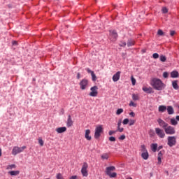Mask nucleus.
Here are the masks:
<instances>
[{
	"mask_svg": "<svg viewBox=\"0 0 179 179\" xmlns=\"http://www.w3.org/2000/svg\"><path fill=\"white\" fill-rule=\"evenodd\" d=\"M150 85L155 90H164L166 87V84L162 81L159 78H154L150 81Z\"/></svg>",
	"mask_w": 179,
	"mask_h": 179,
	"instance_id": "nucleus-1",
	"label": "nucleus"
},
{
	"mask_svg": "<svg viewBox=\"0 0 179 179\" xmlns=\"http://www.w3.org/2000/svg\"><path fill=\"white\" fill-rule=\"evenodd\" d=\"M103 126L102 125H98L95 128V131H94V138L95 139H99L100 136H101V134H103Z\"/></svg>",
	"mask_w": 179,
	"mask_h": 179,
	"instance_id": "nucleus-2",
	"label": "nucleus"
},
{
	"mask_svg": "<svg viewBox=\"0 0 179 179\" xmlns=\"http://www.w3.org/2000/svg\"><path fill=\"white\" fill-rule=\"evenodd\" d=\"M26 146H22V147H17V146H15L13 148L12 150V155L13 156H16V155H18V153H22V152H23V150H24V149H26Z\"/></svg>",
	"mask_w": 179,
	"mask_h": 179,
	"instance_id": "nucleus-3",
	"label": "nucleus"
},
{
	"mask_svg": "<svg viewBox=\"0 0 179 179\" xmlns=\"http://www.w3.org/2000/svg\"><path fill=\"white\" fill-rule=\"evenodd\" d=\"M176 143H177V138L176 136L168 137L167 145H169L170 148H173V146H176Z\"/></svg>",
	"mask_w": 179,
	"mask_h": 179,
	"instance_id": "nucleus-4",
	"label": "nucleus"
},
{
	"mask_svg": "<svg viewBox=\"0 0 179 179\" xmlns=\"http://www.w3.org/2000/svg\"><path fill=\"white\" fill-rule=\"evenodd\" d=\"M89 167V164L87 162H84L81 169V173L83 177H87L89 173H87V169Z\"/></svg>",
	"mask_w": 179,
	"mask_h": 179,
	"instance_id": "nucleus-5",
	"label": "nucleus"
},
{
	"mask_svg": "<svg viewBox=\"0 0 179 179\" xmlns=\"http://www.w3.org/2000/svg\"><path fill=\"white\" fill-rule=\"evenodd\" d=\"M164 131L166 135H174V134H176V129L171 126H169V124L166 128L164 129Z\"/></svg>",
	"mask_w": 179,
	"mask_h": 179,
	"instance_id": "nucleus-6",
	"label": "nucleus"
},
{
	"mask_svg": "<svg viewBox=\"0 0 179 179\" xmlns=\"http://www.w3.org/2000/svg\"><path fill=\"white\" fill-rule=\"evenodd\" d=\"M155 133L159 136V138H161L163 139L166 136V134L164 133V131L159 127L155 128Z\"/></svg>",
	"mask_w": 179,
	"mask_h": 179,
	"instance_id": "nucleus-7",
	"label": "nucleus"
},
{
	"mask_svg": "<svg viewBox=\"0 0 179 179\" xmlns=\"http://www.w3.org/2000/svg\"><path fill=\"white\" fill-rule=\"evenodd\" d=\"M79 85L81 90H86V87H87V85H89V81L87 79H83L80 82Z\"/></svg>",
	"mask_w": 179,
	"mask_h": 179,
	"instance_id": "nucleus-8",
	"label": "nucleus"
},
{
	"mask_svg": "<svg viewBox=\"0 0 179 179\" xmlns=\"http://www.w3.org/2000/svg\"><path fill=\"white\" fill-rule=\"evenodd\" d=\"M118 34L115 30L110 31V39L111 41H117Z\"/></svg>",
	"mask_w": 179,
	"mask_h": 179,
	"instance_id": "nucleus-9",
	"label": "nucleus"
},
{
	"mask_svg": "<svg viewBox=\"0 0 179 179\" xmlns=\"http://www.w3.org/2000/svg\"><path fill=\"white\" fill-rule=\"evenodd\" d=\"M99 88L97 87V86H94V87H92L90 90H91V92L90 93V96H91L92 97H96L97 94H98V92H97V90Z\"/></svg>",
	"mask_w": 179,
	"mask_h": 179,
	"instance_id": "nucleus-10",
	"label": "nucleus"
},
{
	"mask_svg": "<svg viewBox=\"0 0 179 179\" xmlns=\"http://www.w3.org/2000/svg\"><path fill=\"white\" fill-rule=\"evenodd\" d=\"M157 121L159 127H161V128H163V129H165L166 128V127L169 125V124L166 123V122H164V120H163L162 118L157 119Z\"/></svg>",
	"mask_w": 179,
	"mask_h": 179,
	"instance_id": "nucleus-11",
	"label": "nucleus"
},
{
	"mask_svg": "<svg viewBox=\"0 0 179 179\" xmlns=\"http://www.w3.org/2000/svg\"><path fill=\"white\" fill-rule=\"evenodd\" d=\"M72 125H73V120H72V117H71V115H69L66 121V127L68 128H71Z\"/></svg>",
	"mask_w": 179,
	"mask_h": 179,
	"instance_id": "nucleus-12",
	"label": "nucleus"
},
{
	"mask_svg": "<svg viewBox=\"0 0 179 179\" xmlns=\"http://www.w3.org/2000/svg\"><path fill=\"white\" fill-rule=\"evenodd\" d=\"M121 76V71H117L115 74L113 76V82H118L120 80V78Z\"/></svg>",
	"mask_w": 179,
	"mask_h": 179,
	"instance_id": "nucleus-13",
	"label": "nucleus"
},
{
	"mask_svg": "<svg viewBox=\"0 0 179 179\" xmlns=\"http://www.w3.org/2000/svg\"><path fill=\"white\" fill-rule=\"evenodd\" d=\"M115 170V166H108L106 169V173L107 176H109L111 174V171H114Z\"/></svg>",
	"mask_w": 179,
	"mask_h": 179,
	"instance_id": "nucleus-14",
	"label": "nucleus"
},
{
	"mask_svg": "<svg viewBox=\"0 0 179 179\" xmlns=\"http://www.w3.org/2000/svg\"><path fill=\"white\" fill-rule=\"evenodd\" d=\"M85 138L87 141H92V136H90V129L85 130Z\"/></svg>",
	"mask_w": 179,
	"mask_h": 179,
	"instance_id": "nucleus-15",
	"label": "nucleus"
},
{
	"mask_svg": "<svg viewBox=\"0 0 179 179\" xmlns=\"http://www.w3.org/2000/svg\"><path fill=\"white\" fill-rule=\"evenodd\" d=\"M66 131V128L65 127H58L56 129V132H57V134H64V132Z\"/></svg>",
	"mask_w": 179,
	"mask_h": 179,
	"instance_id": "nucleus-16",
	"label": "nucleus"
},
{
	"mask_svg": "<svg viewBox=\"0 0 179 179\" xmlns=\"http://www.w3.org/2000/svg\"><path fill=\"white\" fill-rule=\"evenodd\" d=\"M143 90L145 93H149V94L153 93V89L150 87H143Z\"/></svg>",
	"mask_w": 179,
	"mask_h": 179,
	"instance_id": "nucleus-17",
	"label": "nucleus"
},
{
	"mask_svg": "<svg viewBox=\"0 0 179 179\" xmlns=\"http://www.w3.org/2000/svg\"><path fill=\"white\" fill-rule=\"evenodd\" d=\"M166 110L169 115L174 114V108H173V106H167Z\"/></svg>",
	"mask_w": 179,
	"mask_h": 179,
	"instance_id": "nucleus-18",
	"label": "nucleus"
},
{
	"mask_svg": "<svg viewBox=\"0 0 179 179\" xmlns=\"http://www.w3.org/2000/svg\"><path fill=\"white\" fill-rule=\"evenodd\" d=\"M166 110H167V106H166L164 105H161L158 108V111L159 113H164V111H166Z\"/></svg>",
	"mask_w": 179,
	"mask_h": 179,
	"instance_id": "nucleus-19",
	"label": "nucleus"
},
{
	"mask_svg": "<svg viewBox=\"0 0 179 179\" xmlns=\"http://www.w3.org/2000/svg\"><path fill=\"white\" fill-rule=\"evenodd\" d=\"M109 158H110V154L108 153H103L101 155V159L102 160H108Z\"/></svg>",
	"mask_w": 179,
	"mask_h": 179,
	"instance_id": "nucleus-20",
	"label": "nucleus"
},
{
	"mask_svg": "<svg viewBox=\"0 0 179 179\" xmlns=\"http://www.w3.org/2000/svg\"><path fill=\"white\" fill-rule=\"evenodd\" d=\"M127 47H132V45H135V41L132 39H129L127 43Z\"/></svg>",
	"mask_w": 179,
	"mask_h": 179,
	"instance_id": "nucleus-21",
	"label": "nucleus"
},
{
	"mask_svg": "<svg viewBox=\"0 0 179 179\" xmlns=\"http://www.w3.org/2000/svg\"><path fill=\"white\" fill-rule=\"evenodd\" d=\"M178 76H179V74H178V71H173L171 73V78H178Z\"/></svg>",
	"mask_w": 179,
	"mask_h": 179,
	"instance_id": "nucleus-22",
	"label": "nucleus"
},
{
	"mask_svg": "<svg viewBox=\"0 0 179 179\" xmlns=\"http://www.w3.org/2000/svg\"><path fill=\"white\" fill-rule=\"evenodd\" d=\"M141 157H143L144 160H148V159H149V152H142Z\"/></svg>",
	"mask_w": 179,
	"mask_h": 179,
	"instance_id": "nucleus-23",
	"label": "nucleus"
},
{
	"mask_svg": "<svg viewBox=\"0 0 179 179\" xmlns=\"http://www.w3.org/2000/svg\"><path fill=\"white\" fill-rule=\"evenodd\" d=\"M163 157V153L160 151L158 153V164H162V159Z\"/></svg>",
	"mask_w": 179,
	"mask_h": 179,
	"instance_id": "nucleus-24",
	"label": "nucleus"
},
{
	"mask_svg": "<svg viewBox=\"0 0 179 179\" xmlns=\"http://www.w3.org/2000/svg\"><path fill=\"white\" fill-rule=\"evenodd\" d=\"M20 173L19 171H10L8 172V174H10L11 176H19Z\"/></svg>",
	"mask_w": 179,
	"mask_h": 179,
	"instance_id": "nucleus-25",
	"label": "nucleus"
},
{
	"mask_svg": "<svg viewBox=\"0 0 179 179\" xmlns=\"http://www.w3.org/2000/svg\"><path fill=\"white\" fill-rule=\"evenodd\" d=\"M141 151L142 152V153H145L146 152H148V150L146 149V146L145 145H141Z\"/></svg>",
	"mask_w": 179,
	"mask_h": 179,
	"instance_id": "nucleus-26",
	"label": "nucleus"
},
{
	"mask_svg": "<svg viewBox=\"0 0 179 179\" xmlns=\"http://www.w3.org/2000/svg\"><path fill=\"white\" fill-rule=\"evenodd\" d=\"M151 149H152V152H156V150H157V143L152 144Z\"/></svg>",
	"mask_w": 179,
	"mask_h": 179,
	"instance_id": "nucleus-27",
	"label": "nucleus"
},
{
	"mask_svg": "<svg viewBox=\"0 0 179 179\" xmlns=\"http://www.w3.org/2000/svg\"><path fill=\"white\" fill-rule=\"evenodd\" d=\"M172 86H173V89H175L176 90H178V84H177V81H173L172 83Z\"/></svg>",
	"mask_w": 179,
	"mask_h": 179,
	"instance_id": "nucleus-28",
	"label": "nucleus"
},
{
	"mask_svg": "<svg viewBox=\"0 0 179 179\" xmlns=\"http://www.w3.org/2000/svg\"><path fill=\"white\" fill-rule=\"evenodd\" d=\"M132 99H133L134 101H136L139 100V95L133 94H132Z\"/></svg>",
	"mask_w": 179,
	"mask_h": 179,
	"instance_id": "nucleus-29",
	"label": "nucleus"
},
{
	"mask_svg": "<svg viewBox=\"0 0 179 179\" xmlns=\"http://www.w3.org/2000/svg\"><path fill=\"white\" fill-rule=\"evenodd\" d=\"M171 125L176 126L178 124V122H177V120H176V119L171 118Z\"/></svg>",
	"mask_w": 179,
	"mask_h": 179,
	"instance_id": "nucleus-30",
	"label": "nucleus"
},
{
	"mask_svg": "<svg viewBox=\"0 0 179 179\" xmlns=\"http://www.w3.org/2000/svg\"><path fill=\"white\" fill-rule=\"evenodd\" d=\"M159 59H160V61H161L162 62H166L167 58H166V56H164V55H161V56L159 57Z\"/></svg>",
	"mask_w": 179,
	"mask_h": 179,
	"instance_id": "nucleus-31",
	"label": "nucleus"
},
{
	"mask_svg": "<svg viewBox=\"0 0 179 179\" xmlns=\"http://www.w3.org/2000/svg\"><path fill=\"white\" fill-rule=\"evenodd\" d=\"M122 113H124V109L122 108H119L116 111L117 115H120Z\"/></svg>",
	"mask_w": 179,
	"mask_h": 179,
	"instance_id": "nucleus-32",
	"label": "nucleus"
},
{
	"mask_svg": "<svg viewBox=\"0 0 179 179\" xmlns=\"http://www.w3.org/2000/svg\"><path fill=\"white\" fill-rule=\"evenodd\" d=\"M38 141L40 146H44V141L42 138H39Z\"/></svg>",
	"mask_w": 179,
	"mask_h": 179,
	"instance_id": "nucleus-33",
	"label": "nucleus"
},
{
	"mask_svg": "<svg viewBox=\"0 0 179 179\" xmlns=\"http://www.w3.org/2000/svg\"><path fill=\"white\" fill-rule=\"evenodd\" d=\"M12 169H16V166L15 164H11L7 166V170H12Z\"/></svg>",
	"mask_w": 179,
	"mask_h": 179,
	"instance_id": "nucleus-34",
	"label": "nucleus"
},
{
	"mask_svg": "<svg viewBox=\"0 0 179 179\" xmlns=\"http://www.w3.org/2000/svg\"><path fill=\"white\" fill-rule=\"evenodd\" d=\"M131 80L133 86H135V85H136V80L135 79V78H134V76L131 77Z\"/></svg>",
	"mask_w": 179,
	"mask_h": 179,
	"instance_id": "nucleus-35",
	"label": "nucleus"
},
{
	"mask_svg": "<svg viewBox=\"0 0 179 179\" xmlns=\"http://www.w3.org/2000/svg\"><path fill=\"white\" fill-rule=\"evenodd\" d=\"M129 107H136L137 104L135 103L133 101H131L129 103Z\"/></svg>",
	"mask_w": 179,
	"mask_h": 179,
	"instance_id": "nucleus-36",
	"label": "nucleus"
},
{
	"mask_svg": "<svg viewBox=\"0 0 179 179\" xmlns=\"http://www.w3.org/2000/svg\"><path fill=\"white\" fill-rule=\"evenodd\" d=\"M109 177H110V178H115V177H117V173L113 172V173H110V174L109 175Z\"/></svg>",
	"mask_w": 179,
	"mask_h": 179,
	"instance_id": "nucleus-37",
	"label": "nucleus"
},
{
	"mask_svg": "<svg viewBox=\"0 0 179 179\" xmlns=\"http://www.w3.org/2000/svg\"><path fill=\"white\" fill-rule=\"evenodd\" d=\"M91 76H92L93 82H96V80H97V77H96V74H94V73H92Z\"/></svg>",
	"mask_w": 179,
	"mask_h": 179,
	"instance_id": "nucleus-38",
	"label": "nucleus"
},
{
	"mask_svg": "<svg viewBox=\"0 0 179 179\" xmlns=\"http://www.w3.org/2000/svg\"><path fill=\"white\" fill-rule=\"evenodd\" d=\"M163 78H164V79H167V78H169V73L167 71L163 73Z\"/></svg>",
	"mask_w": 179,
	"mask_h": 179,
	"instance_id": "nucleus-39",
	"label": "nucleus"
},
{
	"mask_svg": "<svg viewBox=\"0 0 179 179\" xmlns=\"http://www.w3.org/2000/svg\"><path fill=\"white\" fill-rule=\"evenodd\" d=\"M128 122H129V119L126 118L123 120L122 124H123V125H127L128 124Z\"/></svg>",
	"mask_w": 179,
	"mask_h": 179,
	"instance_id": "nucleus-40",
	"label": "nucleus"
},
{
	"mask_svg": "<svg viewBox=\"0 0 179 179\" xmlns=\"http://www.w3.org/2000/svg\"><path fill=\"white\" fill-rule=\"evenodd\" d=\"M162 13H167V12H169V10L167 9V8L163 7L162 9Z\"/></svg>",
	"mask_w": 179,
	"mask_h": 179,
	"instance_id": "nucleus-41",
	"label": "nucleus"
},
{
	"mask_svg": "<svg viewBox=\"0 0 179 179\" xmlns=\"http://www.w3.org/2000/svg\"><path fill=\"white\" fill-rule=\"evenodd\" d=\"M163 34H164V32H163V30L159 29L158 31H157V35L158 36H163Z\"/></svg>",
	"mask_w": 179,
	"mask_h": 179,
	"instance_id": "nucleus-42",
	"label": "nucleus"
},
{
	"mask_svg": "<svg viewBox=\"0 0 179 179\" xmlns=\"http://www.w3.org/2000/svg\"><path fill=\"white\" fill-rule=\"evenodd\" d=\"M116 131L118 132H124V128L119 127Z\"/></svg>",
	"mask_w": 179,
	"mask_h": 179,
	"instance_id": "nucleus-43",
	"label": "nucleus"
},
{
	"mask_svg": "<svg viewBox=\"0 0 179 179\" xmlns=\"http://www.w3.org/2000/svg\"><path fill=\"white\" fill-rule=\"evenodd\" d=\"M152 57L155 59H157V58H159V54L157 53H154L152 55Z\"/></svg>",
	"mask_w": 179,
	"mask_h": 179,
	"instance_id": "nucleus-44",
	"label": "nucleus"
},
{
	"mask_svg": "<svg viewBox=\"0 0 179 179\" xmlns=\"http://www.w3.org/2000/svg\"><path fill=\"white\" fill-rule=\"evenodd\" d=\"M129 125L131 127V126H132L135 124V120H129Z\"/></svg>",
	"mask_w": 179,
	"mask_h": 179,
	"instance_id": "nucleus-45",
	"label": "nucleus"
},
{
	"mask_svg": "<svg viewBox=\"0 0 179 179\" xmlns=\"http://www.w3.org/2000/svg\"><path fill=\"white\" fill-rule=\"evenodd\" d=\"M117 132V131H114V130H110L109 131V135L111 136V135H114V134H115Z\"/></svg>",
	"mask_w": 179,
	"mask_h": 179,
	"instance_id": "nucleus-46",
	"label": "nucleus"
},
{
	"mask_svg": "<svg viewBox=\"0 0 179 179\" xmlns=\"http://www.w3.org/2000/svg\"><path fill=\"white\" fill-rule=\"evenodd\" d=\"M110 142H115V137L111 136L109 138Z\"/></svg>",
	"mask_w": 179,
	"mask_h": 179,
	"instance_id": "nucleus-47",
	"label": "nucleus"
},
{
	"mask_svg": "<svg viewBox=\"0 0 179 179\" xmlns=\"http://www.w3.org/2000/svg\"><path fill=\"white\" fill-rule=\"evenodd\" d=\"M126 45H127V43L125 42H122L121 43H120V47H125Z\"/></svg>",
	"mask_w": 179,
	"mask_h": 179,
	"instance_id": "nucleus-48",
	"label": "nucleus"
},
{
	"mask_svg": "<svg viewBox=\"0 0 179 179\" xmlns=\"http://www.w3.org/2000/svg\"><path fill=\"white\" fill-rule=\"evenodd\" d=\"M120 141H124L125 139V135H122L119 137Z\"/></svg>",
	"mask_w": 179,
	"mask_h": 179,
	"instance_id": "nucleus-49",
	"label": "nucleus"
},
{
	"mask_svg": "<svg viewBox=\"0 0 179 179\" xmlns=\"http://www.w3.org/2000/svg\"><path fill=\"white\" fill-rule=\"evenodd\" d=\"M87 71L88 72V73H91V75L94 73L93 71L90 70V69H87Z\"/></svg>",
	"mask_w": 179,
	"mask_h": 179,
	"instance_id": "nucleus-50",
	"label": "nucleus"
},
{
	"mask_svg": "<svg viewBox=\"0 0 179 179\" xmlns=\"http://www.w3.org/2000/svg\"><path fill=\"white\" fill-rule=\"evenodd\" d=\"M174 34H176V31H170V35H171V36H174Z\"/></svg>",
	"mask_w": 179,
	"mask_h": 179,
	"instance_id": "nucleus-51",
	"label": "nucleus"
},
{
	"mask_svg": "<svg viewBox=\"0 0 179 179\" xmlns=\"http://www.w3.org/2000/svg\"><path fill=\"white\" fill-rule=\"evenodd\" d=\"M129 115H131V117H135V113L131 112V113H129Z\"/></svg>",
	"mask_w": 179,
	"mask_h": 179,
	"instance_id": "nucleus-52",
	"label": "nucleus"
},
{
	"mask_svg": "<svg viewBox=\"0 0 179 179\" xmlns=\"http://www.w3.org/2000/svg\"><path fill=\"white\" fill-rule=\"evenodd\" d=\"M121 124H122L121 120H119L118 122H117V127H121Z\"/></svg>",
	"mask_w": 179,
	"mask_h": 179,
	"instance_id": "nucleus-53",
	"label": "nucleus"
},
{
	"mask_svg": "<svg viewBox=\"0 0 179 179\" xmlns=\"http://www.w3.org/2000/svg\"><path fill=\"white\" fill-rule=\"evenodd\" d=\"M78 178V176H73L70 178V179H77Z\"/></svg>",
	"mask_w": 179,
	"mask_h": 179,
	"instance_id": "nucleus-54",
	"label": "nucleus"
},
{
	"mask_svg": "<svg viewBox=\"0 0 179 179\" xmlns=\"http://www.w3.org/2000/svg\"><path fill=\"white\" fill-rule=\"evenodd\" d=\"M17 42L16 41H13V45H17Z\"/></svg>",
	"mask_w": 179,
	"mask_h": 179,
	"instance_id": "nucleus-55",
	"label": "nucleus"
},
{
	"mask_svg": "<svg viewBox=\"0 0 179 179\" xmlns=\"http://www.w3.org/2000/svg\"><path fill=\"white\" fill-rule=\"evenodd\" d=\"M77 79H80V73L77 74Z\"/></svg>",
	"mask_w": 179,
	"mask_h": 179,
	"instance_id": "nucleus-56",
	"label": "nucleus"
},
{
	"mask_svg": "<svg viewBox=\"0 0 179 179\" xmlns=\"http://www.w3.org/2000/svg\"><path fill=\"white\" fill-rule=\"evenodd\" d=\"M122 55L123 58H125V55H127V53H122Z\"/></svg>",
	"mask_w": 179,
	"mask_h": 179,
	"instance_id": "nucleus-57",
	"label": "nucleus"
},
{
	"mask_svg": "<svg viewBox=\"0 0 179 179\" xmlns=\"http://www.w3.org/2000/svg\"><path fill=\"white\" fill-rule=\"evenodd\" d=\"M2 156V150L0 149V157Z\"/></svg>",
	"mask_w": 179,
	"mask_h": 179,
	"instance_id": "nucleus-58",
	"label": "nucleus"
},
{
	"mask_svg": "<svg viewBox=\"0 0 179 179\" xmlns=\"http://www.w3.org/2000/svg\"><path fill=\"white\" fill-rule=\"evenodd\" d=\"M176 120H177V121H179V115L176 116Z\"/></svg>",
	"mask_w": 179,
	"mask_h": 179,
	"instance_id": "nucleus-59",
	"label": "nucleus"
},
{
	"mask_svg": "<svg viewBox=\"0 0 179 179\" xmlns=\"http://www.w3.org/2000/svg\"><path fill=\"white\" fill-rule=\"evenodd\" d=\"M162 148H163V147H162V146H160V147H159V149H162Z\"/></svg>",
	"mask_w": 179,
	"mask_h": 179,
	"instance_id": "nucleus-60",
	"label": "nucleus"
},
{
	"mask_svg": "<svg viewBox=\"0 0 179 179\" xmlns=\"http://www.w3.org/2000/svg\"><path fill=\"white\" fill-rule=\"evenodd\" d=\"M127 179H132V178H127Z\"/></svg>",
	"mask_w": 179,
	"mask_h": 179,
	"instance_id": "nucleus-61",
	"label": "nucleus"
},
{
	"mask_svg": "<svg viewBox=\"0 0 179 179\" xmlns=\"http://www.w3.org/2000/svg\"><path fill=\"white\" fill-rule=\"evenodd\" d=\"M150 135L152 136V134L151 133H150Z\"/></svg>",
	"mask_w": 179,
	"mask_h": 179,
	"instance_id": "nucleus-62",
	"label": "nucleus"
}]
</instances>
